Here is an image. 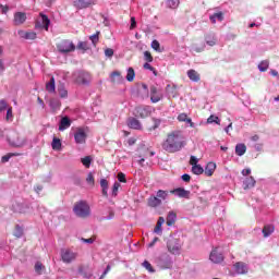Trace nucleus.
<instances>
[{
    "label": "nucleus",
    "mask_w": 279,
    "mask_h": 279,
    "mask_svg": "<svg viewBox=\"0 0 279 279\" xmlns=\"http://www.w3.org/2000/svg\"><path fill=\"white\" fill-rule=\"evenodd\" d=\"M151 121H153V126L148 128L149 131L157 130V128H160V120L153 118Z\"/></svg>",
    "instance_id": "c03bdc74"
},
{
    "label": "nucleus",
    "mask_w": 279,
    "mask_h": 279,
    "mask_svg": "<svg viewBox=\"0 0 279 279\" xmlns=\"http://www.w3.org/2000/svg\"><path fill=\"white\" fill-rule=\"evenodd\" d=\"M128 125L132 130H142L143 129V126L141 125V121H138L136 118L129 119Z\"/></svg>",
    "instance_id": "aec40b11"
},
{
    "label": "nucleus",
    "mask_w": 279,
    "mask_h": 279,
    "mask_svg": "<svg viewBox=\"0 0 279 279\" xmlns=\"http://www.w3.org/2000/svg\"><path fill=\"white\" fill-rule=\"evenodd\" d=\"M150 101L151 104H158V101H162V92L156 87L155 85H151L150 88Z\"/></svg>",
    "instance_id": "6e6552de"
},
{
    "label": "nucleus",
    "mask_w": 279,
    "mask_h": 279,
    "mask_svg": "<svg viewBox=\"0 0 279 279\" xmlns=\"http://www.w3.org/2000/svg\"><path fill=\"white\" fill-rule=\"evenodd\" d=\"M86 138H88V134L83 128H80L74 133V140L77 145H84L86 143Z\"/></svg>",
    "instance_id": "1a4fd4ad"
},
{
    "label": "nucleus",
    "mask_w": 279,
    "mask_h": 279,
    "mask_svg": "<svg viewBox=\"0 0 279 279\" xmlns=\"http://www.w3.org/2000/svg\"><path fill=\"white\" fill-rule=\"evenodd\" d=\"M167 250L170 254H173L174 256L180 255V252H182V243L180 242V239L170 238L167 242Z\"/></svg>",
    "instance_id": "39448f33"
},
{
    "label": "nucleus",
    "mask_w": 279,
    "mask_h": 279,
    "mask_svg": "<svg viewBox=\"0 0 279 279\" xmlns=\"http://www.w3.org/2000/svg\"><path fill=\"white\" fill-rule=\"evenodd\" d=\"M275 230H276V227H274V225L264 226V228L262 230V234H263L264 239L271 236V234H274Z\"/></svg>",
    "instance_id": "2eb2a0df"
},
{
    "label": "nucleus",
    "mask_w": 279,
    "mask_h": 279,
    "mask_svg": "<svg viewBox=\"0 0 279 279\" xmlns=\"http://www.w3.org/2000/svg\"><path fill=\"white\" fill-rule=\"evenodd\" d=\"M60 106H62V102H60V100L56 98L50 99V108H52V110H59Z\"/></svg>",
    "instance_id": "72a5a7b5"
},
{
    "label": "nucleus",
    "mask_w": 279,
    "mask_h": 279,
    "mask_svg": "<svg viewBox=\"0 0 279 279\" xmlns=\"http://www.w3.org/2000/svg\"><path fill=\"white\" fill-rule=\"evenodd\" d=\"M8 143L9 145H11V147L21 148V147H25V143H27V141L25 140V137L21 136L19 132L12 131L8 135Z\"/></svg>",
    "instance_id": "20e7f679"
},
{
    "label": "nucleus",
    "mask_w": 279,
    "mask_h": 279,
    "mask_svg": "<svg viewBox=\"0 0 279 279\" xmlns=\"http://www.w3.org/2000/svg\"><path fill=\"white\" fill-rule=\"evenodd\" d=\"M214 16L216 17V21H223V13L222 12L215 13Z\"/></svg>",
    "instance_id": "0e129e2a"
},
{
    "label": "nucleus",
    "mask_w": 279,
    "mask_h": 279,
    "mask_svg": "<svg viewBox=\"0 0 279 279\" xmlns=\"http://www.w3.org/2000/svg\"><path fill=\"white\" fill-rule=\"evenodd\" d=\"M100 187L101 189H108V180L101 179L100 180Z\"/></svg>",
    "instance_id": "69168bd1"
},
{
    "label": "nucleus",
    "mask_w": 279,
    "mask_h": 279,
    "mask_svg": "<svg viewBox=\"0 0 279 279\" xmlns=\"http://www.w3.org/2000/svg\"><path fill=\"white\" fill-rule=\"evenodd\" d=\"M0 9L2 11V14H8V12L10 11V7L3 4H0Z\"/></svg>",
    "instance_id": "e2e57ef3"
},
{
    "label": "nucleus",
    "mask_w": 279,
    "mask_h": 279,
    "mask_svg": "<svg viewBox=\"0 0 279 279\" xmlns=\"http://www.w3.org/2000/svg\"><path fill=\"white\" fill-rule=\"evenodd\" d=\"M207 123H216L217 125H219V123H221V120H219V117L217 116H210L207 119Z\"/></svg>",
    "instance_id": "37998d69"
},
{
    "label": "nucleus",
    "mask_w": 279,
    "mask_h": 279,
    "mask_svg": "<svg viewBox=\"0 0 279 279\" xmlns=\"http://www.w3.org/2000/svg\"><path fill=\"white\" fill-rule=\"evenodd\" d=\"M205 40L209 47H215V45H217V37H215L214 34L206 35Z\"/></svg>",
    "instance_id": "393cba45"
},
{
    "label": "nucleus",
    "mask_w": 279,
    "mask_h": 279,
    "mask_svg": "<svg viewBox=\"0 0 279 279\" xmlns=\"http://www.w3.org/2000/svg\"><path fill=\"white\" fill-rule=\"evenodd\" d=\"M58 93H59V96L61 97V99H66V97H69V92L64 87V84H59Z\"/></svg>",
    "instance_id": "cd10ccee"
},
{
    "label": "nucleus",
    "mask_w": 279,
    "mask_h": 279,
    "mask_svg": "<svg viewBox=\"0 0 279 279\" xmlns=\"http://www.w3.org/2000/svg\"><path fill=\"white\" fill-rule=\"evenodd\" d=\"M170 193L172 195H178V197H183L185 199H189V197L191 195V192L184 190V187H178V189L171 190Z\"/></svg>",
    "instance_id": "ddd939ff"
},
{
    "label": "nucleus",
    "mask_w": 279,
    "mask_h": 279,
    "mask_svg": "<svg viewBox=\"0 0 279 279\" xmlns=\"http://www.w3.org/2000/svg\"><path fill=\"white\" fill-rule=\"evenodd\" d=\"M81 162L84 167H86V169H90V162H93V159L90 158V156H86L81 159Z\"/></svg>",
    "instance_id": "58836bf2"
},
{
    "label": "nucleus",
    "mask_w": 279,
    "mask_h": 279,
    "mask_svg": "<svg viewBox=\"0 0 279 279\" xmlns=\"http://www.w3.org/2000/svg\"><path fill=\"white\" fill-rule=\"evenodd\" d=\"M244 190L247 191V189H254L256 186V180L254 177H248L243 181Z\"/></svg>",
    "instance_id": "6ab92c4d"
},
{
    "label": "nucleus",
    "mask_w": 279,
    "mask_h": 279,
    "mask_svg": "<svg viewBox=\"0 0 279 279\" xmlns=\"http://www.w3.org/2000/svg\"><path fill=\"white\" fill-rule=\"evenodd\" d=\"M258 69L262 73H265V71H267V69H269V61L264 60L258 64Z\"/></svg>",
    "instance_id": "ea45409f"
},
{
    "label": "nucleus",
    "mask_w": 279,
    "mask_h": 279,
    "mask_svg": "<svg viewBox=\"0 0 279 279\" xmlns=\"http://www.w3.org/2000/svg\"><path fill=\"white\" fill-rule=\"evenodd\" d=\"M61 258L64 263L70 264L77 258V253L71 251V250H62L61 251Z\"/></svg>",
    "instance_id": "9b49d317"
},
{
    "label": "nucleus",
    "mask_w": 279,
    "mask_h": 279,
    "mask_svg": "<svg viewBox=\"0 0 279 279\" xmlns=\"http://www.w3.org/2000/svg\"><path fill=\"white\" fill-rule=\"evenodd\" d=\"M27 21V14L25 12H16L14 14L13 23L14 25H23Z\"/></svg>",
    "instance_id": "4468645a"
},
{
    "label": "nucleus",
    "mask_w": 279,
    "mask_h": 279,
    "mask_svg": "<svg viewBox=\"0 0 279 279\" xmlns=\"http://www.w3.org/2000/svg\"><path fill=\"white\" fill-rule=\"evenodd\" d=\"M57 49L60 53H73L76 47L70 39H62L57 44Z\"/></svg>",
    "instance_id": "423d86ee"
},
{
    "label": "nucleus",
    "mask_w": 279,
    "mask_h": 279,
    "mask_svg": "<svg viewBox=\"0 0 279 279\" xmlns=\"http://www.w3.org/2000/svg\"><path fill=\"white\" fill-rule=\"evenodd\" d=\"M192 173H194V175H202V173H204V168L199 165L192 166Z\"/></svg>",
    "instance_id": "c9c22d12"
},
{
    "label": "nucleus",
    "mask_w": 279,
    "mask_h": 279,
    "mask_svg": "<svg viewBox=\"0 0 279 279\" xmlns=\"http://www.w3.org/2000/svg\"><path fill=\"white\" fill-rule=\"evenodd\" d=\"M119 189H121V183L116 182L112 186V195L113 197H117V193H119Z\"/></svg>",
    "instance_id": "49530a36"
},
{
    "label": "nucleus",
    "mask_w": 279,
    "mask_h": 279,
    "mask_svg": "<svg viewBox=\"0 0 279 279\" xmlns=\"http://www.w3.org/2000/svg\"><path fill=\"white\" fill-rule=\"evenodd\" d=\"M73 5L77 10H84L86 8H90V5H95V0H76L73 2Z\"/></svg>",
    "instance_id": "f8f14e48"
},
{
    "label": "nucleus",
    "mask_w": 279,
    "mask_h": 279,
    "mask_svg": "<svg viewBox=\"0 0 279 279\" xmlns=\"http://www.w3.org/2000/svg\"><path fill=\"white\" fill-rule=\"evenodd\" d=\"M166 5L170 8V10H175L180 5V0H167Z\"/></svg>",
    "instance_id": "7c9ffc66"
},
{
    "label": "nucleus",
    "mask_w": 279,
    "mask_h": 279,
    "mask_svg": "<svg viewBox=\"0 0 279 279\" xmlns=\"http://www.w3.org/2000/svg\"><path fill=\"white\" fill-rule=\"evenodd\" d=\"M183 182H191V175L190 174H183L182 177Z\"/></svg>",
    "instance_id": "774afa93"
},
{
    "label": "nucleus",
    "mask_w": 279,
    "mask_h": 279,
    "mask_svg": "<svg viewBox=\"0 0 279 279\" xmlns=\"http://www.w3.org/2000/svg\"><path fill=\"white\" fill-rule=\"evenodd\" d=\"M76 49H78V51L86 52L90 47L88 46V41H78Z\"/></svg>",
    "instance_id": "2f4dec72"
},
{
    "label": "nucleus",
    "mask_w": 279,
    "mask_h": 279,
    "mask_svg": "<svg viewBox=\"0 0 279 279\" xmlns=\"http://www.w3.org/2000/svg\"><path fill=\"white\" fill-rule=\"evenodd\" d=\"M144 69H146L147 71H153L154 75H157L156 69L154 66H151V64H149V62L144 63Z\"/></svg>",
    "instance_id": "864d4df0"
},
{
    "label": "nucleus",
    "mask_w": 279,
    "mask_h": 279,
    "mask_svg": "<svg viewBox=\"0 0 279 279\" xmlns=\"http://www.w3.org/2000/svg\"><path fill=\"white\" fill-rule=\"evenodd\" d=\"M154 232L156 234H161L162 233V225H158V222H157V225H156V227L154 229Z\"/></svg>",
    "instance_id": "bf43d9fd"
},
{
    "label": "nucleus",
    "mask_w": 279,
    "mask_h": 279,
    "mask_svg": "<svg viewBox=\"0 0 279 279\" xmlns=\"http://www.w3.org/2000/svg\"><path fill=\"white\" fill-rule=\"evenodd\" d=\"M153 156H156V151L150 150L146 146H141L133 156V160H136L140 167H147L149 163H145V160H147V158H153Z\"/></svg>",
    "instance_id": "f03ea898"
},
{
    "label": "nucleus",
    "mask_w": 279,
    "mask_h": 279,
    "mask_svg": "<svg viewBox=\"0 0 279 279\" xmlns=\"http://www.w3.org/2000/svg\"><path fill=\"white\" fill-rule=\"evenodd\" d=\"M86 182L88 184L94 185L95 184V177L92 174V172L88 173L87 178H86Z\"/></svg>",
    "instance_id": "6e6d98bb"
},
{
    "label": "nucleus",
    "mask_w": 279,
    "mask_h": 279,
    "mask_svg": "<svg viewBox=\"0 0 279 279\" xmlns=\"http://www.w3.org/2000/svg\"><path fill=\"white\" fill-rule=\"evenodd\" d=\"M137 114H140L142 119H146V117H149V114H151V110H149V107H138Z\"/></svg>",
    "instance_id": "4be33fe9"
},
{
    "label": "nucleus",
    "mask_w": 279,
    "mask_h": 279,
    "mask_svg": "<svg viewBox=\"0 0 279 279\" xmlns=\"http://www.w3.org/2000/svg\"><path fill=\"white\" fill-rule=\"evenodd\" d=\"M118 180L120 182H122L123 184H125V182H128V179H125V173H123V172L118 173Z\"/></svg>",
    "instance_id": "4d7b16f0"
},
{
    "label": "nucleus",
    "mask_w": 279,
    "mask_h": 279,
    "mask_svg": "<svg viewBox=\"0 0 279 279\" xmlns=\"http://www.w3.org/2000/svg\"><path fill=\"white\" fill-rule=\"evenodd\" d=\"M51 147L56 151H59V149H62V142L60 141V138L53 137Z\"/></svg>",
    "instance_id": "c756f323"
},
{
    "label": "nucleus",
    "mask_w": 279,
    "mask_h": 279,
    "mask_svg": "<svg viewBox=\"0 0 279 279\" xmlns=\"http://www.w3.org/2000/svg\"><path fill=\"white\" fill-rule=\"evenodd\" d=\"M161 205H162V201L157 196H150L148 198V206L150 208H158V206H161Z\"/></svg>",
    "instance_id": "f3484780"
},
{
    "label": "nucleus",
    "mask_w": 279,
    "mask_h": 279,
    "mask_svg": "<svg viewBox=\"0 0 279 279\" xmlns=\"http://www.w3.org/2000/svg\"><path fill=\"white\" fill-rule=\"evenodd\" d=\"M73 213L76 217H81V219H86V217H90V206L85 201H80L74 204Z\"/></svg>",
    "instance_id": "7ed1b4c3"
},
{
    "label": "nucleus",
    "mask_w": 279,
    "mask_h": 279,
    "mask_svg": "<svg viewBox=\"0 0 279 279\" xmlns=\"http://www.w3.org/2000/svg\"><path fill=\"white\" fill-rule=\"evenodd\" d=\"M141 88L144 94L140 95V97H142V99H145V97H149V89L147 87V84L142 83Z\"/></svg>",
    "instance_id": "a19ab883"
},
{
    "label": "nucleus",
    "mask_w": 279,
    "mask_h": 279,
    "mask_svg": "<svg viewBox=\"0 0 279 279\" xmlns=\"http://www.w3.org/2000/svg\"><path fill=\"white\" fill-rule=\"evenodd\" d=\"M175 219H178V215L173 211H170L166 219L167 226H173V223H175Z\"/></svg>",
    "instance_id": "a878e982"
},
{
    "label": "nucleus",
    "mask_w": 279,
    "mask_h": 279,
    "mask_svg": "<svg viewBox=\"0 0 279 279\" xmlns=\"http://www.w3.org/2000/svg\"><path fill=\"white\" fill-rule=\"evenodd\" d=\"M134 77H136V72H134V68H129L126 73L128 82H134Z\"/></svg>",
    "instance_id": "473e14b6"
},
{
    "label": "nucleus",
    "mask_w": 279,
    "mask_h": 279,
    "mask_svg": "<svg viewBox=\"0 0 279 279\" xmlns=\"http://www.w3.org/2000/svg\"><path fill=\"white\" fill-rule=\"evenodd\" d=\"M14 236H16V239H21V236H23V228L16 226Z\"/></svg>",
    "instance_id": "de8ad7c7"
},
{
    "label": "nucleus",
    "mask_w": 279,
    "mask_h": 279,
    "mask_svg": "<svg viewBox=\"0 0 279 279\" xmlns=\"http://www.w3.org/2000/svg\"><path fill=\"white\" fill-rule=\"evenodd\" d=\"M47 93L53 94L56 93V78L51 76L50 81L46 83Z\"/></svg>",
    "instance_id": "5701e85b"
},
{
    "label": "nucleus",
    "mask_w": 279,
    "mask_h": 279,
    "mask_svg": "<svg viewBox=\"0 0 279 279\" xmlns=\"http://www.w3.org/2000/svg\"><path fill=\"white\" fill-rule=\"evenodd\" d=\"M234 269L236 274H240V275L247 274V265L243 262L235 263Z\"/></svg>",
    "instance_id": "dca6fc26"
},
{
    "label": "nucleus",
    "mask_w": 279,
    "mask_h": 279,
    "mask_svg": "<svg viewBox=\"0 0 279 279\" xmlns=\"http://www.w3.org/2000/svg\"><path fill=\"white\" fill-rule=\"evenodd\" d=\"M12 119H14V116L12 114V107H9L8 110H7L5 120L7 121H12Z\"/></svg>",
    "instance_id": "3c124183"
},
{
    "label": "nucleus",
    "mask_w": 279,
    "mask_h": 279,
    "mask_svg": "<svg viewBox=\"0 0 279 279\" xmlns=\"http://www.w3.org/2000/svg\"><path fill=\"white\" fill-rule=\"evenodd\" d=\"M22 38H25L26 40H36V33L34 32H20Z\"/></svg>",
    "instance_id": "c85d7f7f"
},
{
    "label": "nucleus",
    "mask_w": 279,
    "mask_h": 279,
    "mask_svg": "<svg viewBox=\"0 0 279 279\" xmlns=\"http://www.w3.org/2000/svg\"><path fill=\"white\" fill-rule=\"evenodd\" d=\"M10 158H12L11 153H9V154L2 156L1 162H10Z\"/></svg>",
    "instance_id": "052dcab7"
},
{
    "label": "nucleus",
    "mask_w": 279,
    "mask_h": 279,
    "mask_svg": "<svg viewBox=\"0 0 279 279\" xmlns=\"http://www.w3.org/2000/svg\"><path fill=\"white\" fill-rule=\"evenodd\" d=\"M189 119V114L186 113H180L178 117H177V120L180 122V123H184V121H186Z\"/></svg>",
    "instance_id": "8fccbe9b"
},
{
    "label": "nucleus",
    "mask_w": 279,
    "mask_h": 279,
    "mask_svg": "<svg viewBox=\"0 0 279 279\" xmlns=\"http://www.w3.org/2000/svg\"><path fill=\"white\" fill-rule=\"evenodd\" d=\"M121 80V72H112L111 73V82H119Z\"/></svg>",
    "instance_id": "a18cd8bd"
},
{
    "label": "nucleus",
    "mask_w": 279,
    "mask_h": 279,
    "mask_svg": "<svg viewBox=\"0 0 279 279\" xmlns=\"http://www.w3.org/2000/svg\"><path fill=\"white\" fill-rule=\"evenodd\" d=\"M198 160L195 158V156H191L190 158V165H192V167L197 166Z\"/></svg>",
    "instance_id": "338daca9"
},
{
    "label": "nucleus",
    "mask_w": 279,
    "mask_h": 279,
    "mask_svg": "<svg viewBox=\"0 0 279 279\" xmlns=\"http://www.w3.org/2000/svg\"><path fill=\"white\" fill-rule=\"evenodd\" d=\"M68 128H71V120L68 117H64L60 121L59 130L60 132H64Z\"/></svg>",
    "instance_id": "412c9836"
},
{
    "label": "nucleus",
    "mask_w": 279,
    "mask_h": 279,
    "mask_svg": "<svg viewBox=\"0 0 279 279\" xmlns=\"http://www.w3.org/2000/svg\"><path fill=\"white\" fill-rule=\"evenodd\" d=\"M105 56H107V58H112L114 56V50H112V48H107L105 50Z\"/></svg>",
    "instance_id": "13d9d810"
},
{
    "label": "nucleus",
    "mask_w": 279,
    "mask_h": 279,
    "mask_svg": "<svg viewBox=\"0 0 279 279\" xmlns=\"http://www.w3.org/2000/svg\"><path fill=\"white\" fill-rule=\"evenodd\" d=\"M143 267L146 268L147 271H149V274H155L156 272V269H154L151 264L149 262H147V260H144Z\"/></svg>",
    "instance_id": "79ce46f5"
},
{
    "label": "nucleus",
    "mask_w": 279,
    "mask_h": 279,
    "mask_svg": "<svg viewBox=\"0 0 279 279\" xmlns=\"http://www.w3.org/2000/svg\"><path fill=\"white\" fill-rule=\"evenodd\" d=\"M187 77L191 80V82H199L201 80L199 73H197L195 70H189Z\"/></svg>",
    "instance_id": "b1692460"
},
{
    "label": "nucleus",
    "mask_w": 279,
    "mask_h": 279,
    "mask_svg": "<svg viewBox=\"0 0 279 279\" xmlns=\"http://www.w3.org/2000/svg\"><path fill=\"white\" fill-rule=\"evenodd\" d=\"M101 32L97 31L96 34L89 36V40H92V44L94 47H97V43H99V35Z\"/></svg>",
    "instance_id": "e433bc0d"
},
{
    "label": "nucleus",
    "mask_w": 279,
    "mask_h": 279,
    "mask_svg": "<svg viewBox=\"0 0 279 279\" xmlns=\"http://www.w3.org/2000/svg\"><path fill=\"white\" fill-rule=\"evenodd\" d=\"M40 20H37L35 23L36 29H45L49 32V25H51V20L45 13H39Z\"/></svg>",
    "instance_id": "0eeeda50"
},
{
    "label": "nucleus",
    "mask_w": 279,
    "mask_h": 279,
    "mask_svg": "<svg viewBox=\"0 0 279 279\" xmlns=\"http://www.w3.org/2000/svg\"><path fill=\"white\" fill-rule=\"evenodd\" d=\"M217 169V165L213 161L208 162L207 166L205 167L204 173L208 178L215 173V170Z\"/></svg>",
    "instance_id": "a211bd4d"
},
{
    "label": "nucleus",
    "mask_w": 279,
    "mask_h": 279,
    "mask_svg": "<svg viewBox=\"0 0 279 279\" xmlns=\"http://www.w3.org/2000/svg\"><path fill=\"white\" fill-rule=\"evenodd\" d=\"M223 254L219 253V250L217 247L213 248L209 254V260L214 263L215 265H219L223 263Z\"/></svg>",
    "instance_id": "9d476101"
},
{
    "label": "nucleus",
    "mask_w": 279,
    "mask_h": 279,
    "mask_svg": "<svg viewBox=\"0 0 279 279\" xmlns=\"http://www.w3.org/2000/svg\"><path fill=\"white\" fill-rule=\"evenodd\" d=\"M158 199H167V197H169V191H165V190H159L157 191V196Z\"/></svg>",
    "instance_id": "f704fd0d"
},
{
    "label": "nucleus",
    "mask_w": 279,
    "mask_h": 279,
    "mask_svg": "<svg viewBox=\"0 0 279 279\" xmlns=\"http://www.w3.org/2000/svg\"><path fill=\"white\" fill-rule=\"evenodd\" d=\"M3 110H8V101L4 99L0 100V112H3Z\"/></svg>",
    "instance_id": "603ef678"
},
{
    "label": "nucleus",
    "mask_w": 279,
    "mask_h": 279,
    "mask_svg": "<svg viewBox=\"0 0 279 279\" xmlns=\"http://www.w3.org/2000/svg\"><path fill=\"white\" fill-rule=\"evenodd\" d=\"M184 145H186V143H184L182 132L172 131L167 135L166 141L162 143V149L168 151V154H175V151H180Z\"/></svg>",
    "instance_id": "f257e3e1"
},
{
    "label": "nucleus",
    "mask_w": 279,
    "mask_h": 279,
    "mask_svg": "<svg viewBox=\"0 0 279 279\" xmlns=\"http://www.w3.org/2000/svg\"><path fill=\"white\" fill-rule=\"evenodd\" d=\"M151 48L155 49V51H160V43L158 40L151 41Z\"/></svg>",
    "instance_id": "5fc2aeb1"
},
{
    "label": "nucleus",
    "mask_w": 279,
    "mask_h": 279,
    "mask_svg": "<svg viewBox=\"0 0 279 279\" xmlns=\"http://www.w3.org/2000/svg\"><path fill=\"white\" fill-rule=\"evenodd\" d=\"M246 151H247V146H245V144H238L235 146L236 156H244Z\"/></svg>",
    "instance_id": "bb28decb"
},
{
    "label": "nucleus",
    "mask_w": 279,
    "mask_h": 279,
    "mask_svg": "<svg viewBox=\"0 0 279 279\" xmlns=\"http://www.w3.org/2000/svg\"><path fill=\"white\" fill-rule=\"evenodd\" d=\"M81 241H83V243L93 244L95 243V238H89V239L82 238Z\"/></svg>",
    "instance_id": "680f3d73"
},
{
    "label": "nucleus",
    "mask_w": 279,
    "mask_h": 279,
    "mask_svg": "<svg viewBox=\"0 0 279 279\" xmlns=\"http://www.w3.org/2000/svg\"><path fill=\"white\" fill-rule=\"evenodd\" d=\"M144 60H145L146 62H154V57L151 56V52L145 51V52H144Z\"/></svg>",
    "instance_id": "09e8293b"
},
{
    "label": "nucleus",
    "mask_w": 279,
    "mask_h": 279,
    "mask_svg": "<svg viewBox=\"0 0 279 279\" xmlns=\"http://www.w3.org/2000/svg\"><path fill=\"white\" fill-rule=\"evenodd\" d=\"M35 271L38 274V276H43V271H45V265H43L40 262H37L35 264Z\"/></svg>",
    "instance_id": "4c0bfd02"
}]
</instances>
